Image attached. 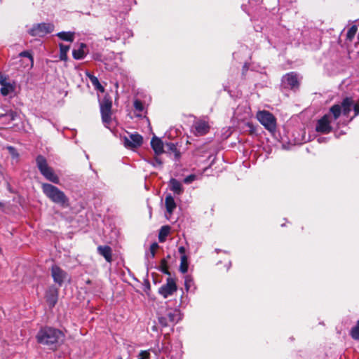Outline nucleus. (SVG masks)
<instances>
[{
  "instance_id": "3",
  "label": "nucleus",
  "mask_w": 359,
  "mask_h": 359,
  "mask_svg": "<svg viewBox=\"0 0 359 359\" xmlns=\"http://www.w3.org/2000/svg\"><path fill=\"white\" fill-rule=\"evenodd\" d=\"M347 114H325L316 124V130L318 133L327 134L332 130V123L337 120L341 115Z\"/></svg>"
},
{
  "instance_id": "27",
  "label": "nucleus",
  "mask_w": 359,
  "mask_h": 359,
  "mask_svg": "<svg viewBox=\"0 0 359 359\" xmlns=\"http://www.w3.org/2000/svg\"><path fill=\"white\" fill-rule=\"evenodd\" d=\"M350 335L355 340H359V320L356 325L351 330Z\"/></svg>"
},
{
  "instance_id": "21",
  "label": "nucleus",
  "mask_w": 359,
  "mask_h": 359,
  "mask_svg": "<svg viewBox=\"0 0 359 359\" xmlns=\"http://www.w3.org/2000/svg\"><path fill=\"white\" fill-rule=\"evenodd\" d=\"M112 114H102V118L104 126L111 130V128L114 127L115 121L111 117Z\"/></svg>"
},
{
  "instance_id": "36",
  "label": "nucleus",
  "mask_w": 359,
  "mask_h": 359,
  "mask_svg": "<svg viewBox=\"0 0 359 359\" xmlns=\"http://www.w3.org/2000/svg\"><path fill=\"white\" fill-rule=\"evenodd\" d=\"M158 245L157 243H154L150 246V253L152 257L155 256L156 250L158 249Z\"/></svg>"
},
{
  "instance_id": "11",
  "label": "nucleus",
  "mask_w": 359,
  "mask_h": 359,
  "mask_svg": "<svg viewBox=\"0 0 359 359\" xmlns=\"http://www.w3.org/2000/svg\"><path fill=\"white\" fill-rule=\"evenodd\" d=\"M210 128V126L207 121L200 119L194 122L193 131L196 135L202 136L209 132Z\"/></svg>"
},
{
  "instance_id": "43",
  "label": "nucleus",
  "mask_w": 359,
  "mask_h": 359,
  "mask_svg": "<svg viewBox=\"0 0 359 359\" xmlns=\"http://www.w3.org/2000/svg\"><path fill=\"white\" fill-rule=\"evenodd\" d=\"M162 271L164 272V273H169L168 271L166 269H163Z\"/></svg>"
},
{
  "instance_id": "39",
  "label": "nucleus",
  "mask_w": 359,
  "mask_h": 359,
  "mask_svg": "<svg viewBox=\"0 0 359 359\" xmlns=\"http://www.w3.org/2000/svg\"><path fill=\"white\" fill-rule=\"evenodd\" d=\"M86 74L89 78L92 85L98 81V79L95 76L91 74L90 72H87Z\"/></svg>"
},
{
  "instance_id": "20",
  "label": "nucleus",
  "mask_w": 359,
  "mask_h": 359,
  "mask_svg": "<svg viewBox=\"0 0 359 359\" xmlns=\"http://www.w3.org/2000/svg\"><path fill=\"white\" fill-rule=\"evenodd\" d=\"M165 203L167 212L171 215L176 208L174 198L170 194H168L165 197Z\"/></svg>"
},
{
  "instance_id": "41",
  "label": "nucleus",
  "mask_w": 359,
  "mask_h": 359,
  "mask_svg": "<svg viewBox=\"0 0 359 359\" xmlns=\"http://www.w3.org/2000/svg\"><path fill=\"white\" fill-rule=\"evenodd\" d=\"M6 115H9V116H11V119H13V118H13V114H12V113H10V114H3L2 116H1V117L6 116Z\"/></svg>"
},
{
  "instance_id": "7",
  "label": "nucleus",
  "mask_w": 359,
  "mask_h": 359,
  "mask_svg": "<svg viewBox=\"0 0 359 359\" xmlns=\"http://www.w3.org/2000/svg\"><path fill=\"white\" fill-rule=\"evenodd\" d=\"M54 29V26L50 23H39L34 25L29 30V34L33 36L42 37L47 34L51 33Z\"/></svg>"
},
{
  "instance_id": "6",
  "label": "nucleus",
  "mask_w": 359,
  "mask_h": 359,
  "mask_svg": "<svg viewBox=\"0 0 359 359\" xmlns=\"http://www.w3.org/2000/svg\"><path fill=\"white\" fill-rule=\"evenodd\" d=\"M259 122L271 133L276 131V118L273 114H257Z\"/></svg>"
},
{
  "instance_id": "37",
  "label": "nucleus",
  "mask_w": 359,
  "mask_h": 359,
  "mask_svg": "<svg viewBox=\"0 0 359 359\" xmlns=\"http://www.w3.org/2000/svg\"><path fill=\"white\" fill-rule=\"evenodd\" d=\"M93 86H94L95 90H97L101 93H104V88L101 85L99 80L97 81H96L95 83H93Z\"/></svg>"
},
{
  "instance_id": "31",
  "label": "nucleus",
  "mask_w": 359,
  "mask_h": 359,
  "mask_svg": "<svg viewBox=\"0 0 359 359\" xmlns=\"http://www.w3.org/2000/svg\"><path fill=\"white\" fill-rule=\"evenodd\" d=\"M198 179V176L195 175V174H191V175H189L188 176H187L184 179V182L185 184H190L192 182Z\"/></svg>"
},
{
  "instance_id": "5",
  "label": "nucleus",
  "mask_w": 359,
  "mask_h": 359,
  "mask_svg": "<svg viewBox=\"0 0 359 359\" xmlns=\"http://www.w3.org/2000/svg\"><path fill=\"white\" fill-rule=\"evenodd\" d=\"M359 112V98L358 101H355L351 97L344 98L341 103L333 105L329 112Z\"/></svg>"
},
{
  "instance_id": "35",
  "label": "nucleus",
  "mask_w": 359,
  "mask_h": 359,
  "mask_svg": "<svg viewBox=\"0 0 359 359\" xmlns=\"http://www.w3.org/2000/svg\"><path fill=\"white\" fill-rule=\"evenodd\" d=\"M7 149L9 151V153L12 156L13 158H18L19 154L14 147L10 146V147H8Z\"/></svg>"
},
{
  "instance_id": "15",
  "label": "nucleus",
  "mask_w": 359,
  "mask_h": 359,
  "mask_svg": "<svg viewBox=\"0 0 359 359\" xmlns=\"http://www.w3.org/2000/svg\"><path fill=\"white\" fill-rule=\"evenodd\" d=\"M112 101L109 95H104L100 100V112H111Z\"/></svg>"
},
{
  "instance_id": "26",
  "label": "nucleus",
  "mask_w": 359,
  "mask_h": 359,
  "mask_svg": "<svg viewBox=\"0 0 359 359\" xmlns=\"http://www.w3.org/2000/svg\"><path fill=\"white\" fill-rule=\"evenodd\" d=\"M133 105H134L135 109L139 111L147 110V109L146 107V105H147L146 102L142 101L139 98H136L134 100Z\"/></svg>"
},
{
  "instance_id": "9",
  "label": "nucleus",
  "mask_w": 359,
  "mask_h": 359,
  "mask_svg": "<svg viewBox=\"0 0 359 359\" xmlns=\"http://www.w3.org/2000/svg\"><path fill=\"white\" fill-rule=\"evenodd\" d=\"M282 85L284 88L297 90L299 86L298 75L294 72L285 74L282 79Z\"/></svg>"
},
{
  "instance_id": "30",
  "label": "nucleus",
  "mask_w": 359,
  "mask_h": 359,
  "mask_svg": "<svg viewBox=\"0 0 359 359\" xmlns=\"http://www.w3.org/2000/svg\"><path fill=\"white\" fill-rule=\"evenodd\" d=\"M158 319L159 323L163 327H167L170 323V322L169 321L168 317L166 316V314L165 316H158Z\"/></svg>"
},
{
  "instance_id": "33",
  "label": "nucleus",
  "mask_w": 359,
  "mask_h": 359,
  "mask_svg": "<svg viewBox=\"0 0 359 359\" xmlns=\"http://www.w3.org/2000/svg\"><path fill=\"white\" fill-rule=\"evenodd\" d=\"M166 147L170 151L175 153V156H178L179 151H177V147L174 143H167Z\"/></svg>"
},
{
  "instance_id": "17",
  "label": "nucleus",
  "mask_w": 359,
  "mask_h": 359,
  "mask_svg": "<svg viewBox=\"0 0 359 359\" xmlns=\"http://www.w3.org/2000/svg\"><path fill=\"white\" fill-rule=\"evenodd\" d=\"M0 84H1L0 92L4 96L10 95L11 93H13L15 90L14 86L8 82H6L5 80H1Z\"/></svg>"
},
{
  "instance_id": "4",
  "label": "nucleus",
  "mask_w": 359,
  "mask_h": 359,
  "mask_svg": "<svg viewBox=\"0 0 359 359\" xmlns=\"http://www.w3.org/2000/svg\"><path fill=\"white\" fill-rule=\"evenodd\" d=\"M36 163L41 174L47 180L54 184L60 183L58 176L55 173L53 169L48 165L46 159L43 156H38L36 158Z\"/></svg>"
},
{
  "instance_id": "2",
  "label": "nucleus",
  "mask_w": 359,
  "mask_h": 359,
  "mask_svg": "<svg viewBox=\"0 0 359 359\" xmlns=\"http://www.w3.org/2000/svg\"><path fill=\"white\" fill-rule=\"evenodd\" d=\"M41 189L45 196L51 201L60 205H65L68 202V198L65 193L57 187L50 184L43 183Z\"/></svg>"
},
{
  "instance_id": "25",
  "label": "nucleus",
  "mask_w": 359,
  "mask_h": 359,
  "mask_svg": "<svg viewBox=\"0 0 359 359\" xmlns=\"http://www.w3.org/2000/svg\"><path fill=\"white\" fill-rule=\"evenodd\" d=\"M188 266H189V264H188L187 257L186 256V255H183L181 256V259H180V271L182 273H185L188 271Z\"/></svg>"
},
{
  "instance_id": "23",
  "label": "nucleus",
  "mask_w": 359,
  "mask_h": 359,
  "mask_svg": "<svg viewBox=\"0 0 359 359\" xmlns=\"http://www.w3.org/2000/svg\"><path fill=\"white\" fill-rule=\"evenodd\" d=\"M170 228L169 226H163L159 231L158 240L161 243L165 241L166 237L170 233Z\"/></svg>"
},
{
  "instance_id": "18",
  "label": "nucleus",
  "mask_w": 359,
  "mask_h": 359,
  "mask_svg": "<svg viewBox=\"0 0 359 359\" xmlns=\"http://www.w3.org/2000/svg\"><path fill=\"white\" fill-rule=\"evenodd\" d=\"M170 189L175 194L180 195L183 192V187L182 183L175 178L170 179L169 181Z\"/></svg>"
},
{
  "instance_id": "40",
  "label": "nucleus",
  "mask_w": 359,
  "mask_h": 359,
  "mask_svg": "<svg viewBox=\"0 0 359 359\" xmlns=\"http://www.w3.org/2000/svg\"><path fill=\"white\" fill-rule=\"evenodd\" d=\"M179 252L183 255H185V248L183 246H180L178 249Z\"/></svg>"
},
{
  "instance_id": "34",
  "label": "nucleus",
  "mask_w": 359,
  "mask_h": 359,
  "mask_svg": "<svg viewBox=\"0 0 359 359\" xmlns=\"http://www.w3.org/2000/svg\"><path fill=\"white\" fill-rule=\"evenodd\" d=\"M20 56L28 57L29 59L30 62H31V66L32 67L33 66L34 60H33V57H32V55L30 52H29V51H23V52L20 53Z\"/></svg>"
},
{
  "instance_id": "13",
  "label": "nucleus",
  "mask_w": 359,
  "mask_h": 359,
  "mask_svg": "<svg viewBox=\"0 0 359 359\" xmlns=\"http://www.w3.org/2000/svg\"><path fill=\"white\" fill-rule=\"evenodd\" d=\"M87 52V46L83 43H81L77 48L73 49V57L76 60H81L86 55Z\"/></svg>"
},
{
  "instance_id": "29",
  "label": "nucleus",
  "mask_w": 359,
  "mask_h": 359,
  "mask_svg": "<svg viewBox=\"0 0 359 359\" xmlns=\"http://www.w3.org/2000/svg\"><path fill=\"white\" fill-rule=\"evenodd\" d=\"M194 285L193 278L190 276H186L184 278V286L187 291L191 290V287Z\"/></svg>"
},
{
  "instance_id": "14",
  "label": "nucleus",
  "mask_w": 359,
  "mask_h": 359,
  "mask_svg": "<svg viewBox=\"0 0 359 359\" xmlns=\"http://www.w3.org/2000/svg\"><path fill=\"white\" fill-rule=\"evenodd\" d=\"M98 253L104 257L107 262H111L112 260V250L108 245H100L97 247Z\"/></svg>"
},
{
  "instance_id": "10",
  "label": "nucleus",
  "mask_w": 359,
  "mask_h": 359,
  "mask_svg": "<svg viewBox=\"0 0 359 359\" xmlns=\"http://www.w3.org/2000/svg\"><path fill=\"white\" fill-rule=\"evenodd\" d=\"M124 146L127 148H137L140 147L143 142L142 135L135 133H129L128 136L123 137Z\"/></svg>"
},
{
  "instance_id": "32",
  "label": "nucleus",
  "mask_w": 359,
  "mask_h": 359,
  "mask_svg": "<svg viewBox=\"0 0 359 359\" xmlns=\"http://www.w3.org/2000/svg\"><path fill=\"white\" fill-rule=\"evenodd\" d=\"M47 302L50 306H54L57 302V296L55 294L47 296Z\"/></svg>"
},
{
  "instance_id": "24",
  "label": "nucleus",
  "mask_w": 359,
  "mask_h": 359,
  "mask_svg": "<svg viewBox=\"0 0 359 359\" xmlns=\"http://www.w3.org/2000/svg\"><path fill=\"white\" fill-rule=\"evenodd\" d=\"M69 50V46L60 44V59L66 61L67 60V53Z\"/></svg>"
},
{
  "instance_id": "22",
  "label": "nucleus",
  "mask_w": 359,
  "mask_h": 359,
  "mask_svg": "<svg viewBox=\"0 0 359 359\" xmlns=\"http://www.w3.org/2000/svg\"><path fill=\"white\" fill-rule=\"evenodd\" d=\"M57 36L61 40L72 42L74 39V33L72 32H61L57 33Z\"/></svg>"
},
{
  "instance_id": "8",
  "label": "nucleus",
  "mask_w": 359,
  "mask_h": 359,
  "mask_svg": "<svg viewBox=\"0 0 359 359\" xmlns=\"http://www.w3.org/2000/svg\"><path fill=\"white\" fill-rule=\"evenodd\" d=\"M177 290V286L175 280L169 277L167 278L166 283L159 287L158 293L165 299L172 296Z\"/></svg>"
},
{
  "instance_id": "38",
  "label": "nucleus",
  "mask_w": 359,
  "mask_h": 359,
  "mask_svg": "<svg viewBox=\"0 0 359 359\" xmlns=\"http://www.w3.org/2000/svg\"><path fill=\"white\" fill-rule=\"evenodd\" d=\"M93 86H94L95 90H97L101 93H104V88L101 85L99 80L97 81H96L95 83H93Z\"/></svg>"
},
{
  "instance_id": "12",
  "label": "nucleus",
  "mask_w": 359,
  "mask_h": 359,
  "mask_svg": "<svg viewBox=\"0 0 359 359\" xmlns=\"http://www.w3.org/2000/svg\"><path fill=\"white\" fill-rule=\"evenodd\" d=\"M51 275L55 283L61 285L67 278V273L57 265L51 268Z\"/></svg>"
},
{
  "instance_id": "16",
  "label": "nucleus",
  "mask_w": 359,
  "mask_h": 359,
  "mask_svg": "<svg viewBox=\"0 0 359 359\" xmlns=\"http://www.w3.org/2000/svg\"><path fill=\"white\" fill-rule=\"evenodd\" d=\"M151 146L155 154H161L163 152V142L160 138L154 137L151 141Z\"/></svg>"
},
{
  "instance_id": "44",
  "label": "nucleus",
  "mask_w": 359,
  "mask_h": 359,
  "mask_svg": "<svg viewBox=\"0 0 359 359\" xmlns=\"http://www.w3.org/2000/svg\"><path fill=\"white\" fill-rule=\"evenodd\" d=\"M257 112L262 113V112H267V111H266L263 110V111H258Z\"/></svg>"
},
{
  "instance_id": "28",
  "label": "nucleus",
  "mask_w": 359,
  "mask_h": 359,
  "mask_svg": "<svg viewBox=\"0 0 359 359\" xmlns=\"http://www.w3.org/2000/svg\"><path fill=\"white\" fill-rule=\"evenodd\" d=\"M358 31V27L356 25L351 26L347 32L346 39L350 41H352L353 37L355 36L356 32Z\"/></svg>"
},
{
  "instance_id": "42",
  "label": "nucleus",
  "mask_w": 359,
  "mask_h": 359,
  "mask_svg": "<svg viewBox=\"0 0 359 359\" xmlns=\"http://www.w3.org/2000/svg\"><path fill=\"white\" fill-rule=\"evenodd\" d=\"M156 163H157L158 164H159V165H161V163H161V161H159V160H158V159H156Z\"/></svg>"
},
{
  "instance_id": "19",
  "label": "nucleus",
  "mask_w": 359,
  "mask_h": 359,
  "mask_svg": "<svg viewBox=\"0 0 359 359\" xmlns=\"http://www.w3.org/2000/svg\"><path fill=\"white\" fill-rule=\"evenodd\" d=\"M165 314L170 323H177L181 319L179 310L168 309Z\"/></svg>"
},
{
  "instance_id": "1",
  "label": "nucleus",
  "mask_w": 359,
  "mask_h": 359,
  "mask_svg": "<svg viewBox=\"0 0 359 359\" xmlns=\"http://www.w3.org/2000/svg\"><path fill=\"white\" fill-rule=\"evenodd\" d=\"M63 337L64 334L61 331L51 327L41 329L36 335L38 342L45 345L57 344Z\"/></svg>"
}]
</instances>
